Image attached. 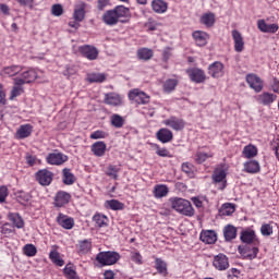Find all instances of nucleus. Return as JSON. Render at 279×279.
Listing matches in <instances>:
<instances>
[{
	"instance_id": "obj_40",
	"label": "nucleus",
	"mask_w": 279,
	"mask_h": 279,
	"mask_svg": "<svg viewBox=\"0 0 279 279\" xmlns=\"http://www.w3.org/2000/svg\"><path fill=\"white\" fill-rule=\"evenodd\" d=\"M155 269H157V272L160 276H163V278H167V276H169V270L167 269V262L162 260V258L155 259Z\"/></svg>"
},
{
	"instance_id": "obj_8",
	"label": "nucleus",
	"mask_w": 279,
	"mask_h": 279,
	"mask_svg": "<svg viewBox=\"0 0 279 279\" xmlns=\"http://www.w3.org/2000/svg\"><path fill=\"white\" fill-rule=\"evenodd\" d=\"M163 125H166L167 128H170L171 130H174V132H182V130L186 128V121H184V119L182 118L172 116L163 120Z\"/></svg>"
},
{
	"instance_id": "obj_59",
	"label": "nucleus",
	"mask_w": 279,
	"mask_h": 279,
	"mask_svg": "<svg viewBox=\"0 0 279 279\" xmlns=\"http://www.w3.org/2000/svg\"><path fill=\"white\" fill-rule=\"evenodd\" d=\"M17 202L20 204H27L29 202V194L27 192L20 191L16 193Z\"/></svg>"
},
{
	"instance_id": "obj_24",
	"label": "nucleus",
	"mask_w": 279,
	"mask_h": 279,
	"mask_svg": "<svg viewBox=\"0 0 279 279\" xmlns=\"http://www.w3.org/2000/svg\"><path fill=\"white\" fill-rule=\"evenodd\" d=\"M244 173H251V175H255L256 173H260V162L258 160H248L243 163Z\"/></svg>"
},
{
	"instance_id": "obj_9",
	"label": "nucleus",
	"mask_w": 279,
	"mask_h": 279,
	"mask_svg": "<svg viewBox=\"0 0 279 279\" xmlns=\"http://www.w3.org/2000/svg\"><path fill=\"white\" fill-rule=\"evenodd\" d=\"M246 83L248 84L250 88H252V90H255V93H260L265 86L263 78L254 73L246 75Z\"/></svg>"
},
{
	"instance_id": "obj_41",
	"label": "nucleus",
	"mask_w": 279,
	"mask_h": 279,
	"mask_svg": "<svg viewBox=\"0 0 279 279\" xmlns=\"http://www.w3.org/2000/svg\"><path fill=\"white\" fill-rule=\"evenodd\" d=\"M236 227L232 225H227L223 228L225 241H234V239H236Z\"/></svg>"
},
{
	"instance_id": "obj_64",
	"label": "nucleus",
	"mask_w": 279,
	"mask_h": 279,
	"mask_svg": "<svg viewBox=\"0 0 279 279\" xmlns=\"http://www.w3.org/2000/svg\"><path fill=\"white\" fill-rule=\"evenodd\" d=\"M109 4H110V0H97V10L101 11L108 8Z\"/></svg>"
},
{
	"instance_id": "obj_30",
	"label": "nucleus",
	"mask_w": 279,
	"mask_h": 279,
	"mask_svg": "<svg viewBox=\"0 0 279 279\" xmlns=\"http://www.w3.org/2000/svg\"><path fill=\"white\" fill-rule=\"evenodd\" d=\"M156 137L160 143H171L173 141V132L167 128H162L156 133Z\"/></svg>"
},
{
	"instance_id": "obj_35",
	"label": "nucleus",
	"mask_w": 279,
	"mask_h": 279,
	"mask_svg": "<svg viewBox=\"0 0 279 279\" xmlns=\"http://www.w3.org/2000/svg\"><path fill=\"white\" fill-rule=\"evenodd\" d=\"M90 250H93V241L90 240L78 241L77 254H80V256H84L85 254H88Z\"/></svg>"
},
{
	"instance_id": "obj_5",
	"label": "nucleus",
	"mask_w": 279,
	"mask_h": 279,
	"mask_svg": "<svg viewBox=\"0 0 279 279\" xmlns=\"http://www.w3.org/2000/svg\"><path fill=\"white\" fill-rule=\"evenodd\" d=\"M240 240L246 245H260V240L258 239V235H256V231L250 228L240 233Z\"/></svg>"
},
{
	"instance_id": "obj_33",
	"label": "nucleus",
	"mask_w": 279,
	"mask_h": 279,
	"mask_svg": "<svg viewBox=\"0 0 279 279\" xmlns=\"http://www.w3.org/2000/svg\"><path fill=\"white\" fill-rule=\"evenodd\" d=\"M85 16H86V3L82 2L81 4L75 7L73 19L74 21H77V23H82Z\"/></svg>"
},
{
	"instance_id": "obj_63",
	"label": "nucleus",
	"mask_w": 279,
	"mask_h": 279,
	"mask_svg": "<svg viewBox=\"0 0 279 279\" xmlns=\"http://www.w3.org/2000/svg\"><path fill=\"white\" fill-rule=\"evenodd\" d=\"M8 195H9L8 186L5 185L0 186V204H3V202H5Z\"/></svg>"
},
{
	"instance_id": "obj_27",
	"label": "nucleus",
	"mask_w": 279,
	"mask_h": 279,
	"mask_svg": "<svg viewBox=\"0 0 279 279\" xmlns=\"http://www.w3.org/2000/svg\"><path fill=\"white\" fill-rule=\"evenodd\" d=\"M192 36L198 47H206V45H208V39L210 38V35L203 31H195Z\"/></svg>"
},
{
	"instance_id": "obj_44",
	"label": "nucleus",
	"mask_w": 279,
	"mask_h": 279,
	"mask_svg": "<svg viewBox=\"0 0 279 279\" xmlns=\"http://www.w3.org/2000/svg\"><path fill=\"white\" fill-rule=\"evenodd\" d=\"M110 123L112 128H117V130H121V128L125 125V119H123V117L120 116L119 113H113L110 117Z\"/></svg>"
},
{
	"instance_id": "obj_20",
	"label": "nucleus",
	"mask_w": 279,
	"mask_h": 279,
	"mask_svg": "<svg viewBox=\"0 0 279 279\" xmlns=\"http://www.w3.org/2000/svg\"><path fill=\"white\" fill-rule=\"evenodd\" d=\"M228 173L226 172V169H223V165H221V168L218 167L214 170L213 173V182H215V184H219L222 182V187L221 190L226 189V178H227Z\"/></svg>"
},
{
	"instance_id": "obj_25",
	"label": "nucleus",
	"mask_w": 279,
	"mask_h": 279,
	"mask_svg": "<svg viewBox=\"0 0 279 279\" xmlns=\"http://www.w3.org/2000/svg\"><path fill=\"white\" fill-rule=\"evenodd\" d=\"M58 250H60L58 245L51 246L49 259L51 260V263H53V265H57V267H64V259L60 257V252Z\"/></svg>"
},
{
	"instance_id": "obj_54",
	"label": "nucleus",
	"mask_w": 279,
	"mask_h": 279,
	"mask_svg": "<svg viewBox=\"0 0 279 279\" xmlns=\"http://www.w3.org/2000/svg\"><path fill=\"white\" fill-rule=\"evenodd\" d=\"M63 274L68 279H75V276H77L75 268H73V264H66L63 269Z\"/></svg>"
},
{
	"instance_id": "obj_16",
	"label": "nucleus",
	"mask_w": 279,
	"mask_h": 279,
	"mask_svg": "<svg viewBox=\"0 0 279 279\" xmlns=\"http://www.w3.org/2000/svg\"><path fill=\"white\" fill-rule=\"evenodd\" d=\"M14 78L21 81L25 86V84H32V82H36L38 78V73L36 70L29 68L27 71L22 72L20 76Z\"/></svg>"
},
{
	"instance_id": "obj_58",
	"label": "nucleus",
	"mask_w": 279,
	"mask_h": 279,
	"mask_svg": "<svg viewBox=\"0 0 279 279\" xmlns=\"http://www.w3.org/2000/svg\"><path fill=\"white\" fill-rule=\"evenodd\" d=\"M63 14H64V8H62V4H53L51 7L52 16H62Z\"/></svg>"
},
{
	"instance_id": "obj_57",
	"label": "nucleus",
	"mask_w": 279,
	"mask_h": 279,
	"mask_svg": "<svg viewBox=\"0 0 279 279\" xmlns=\"http://www.w3.org/2000/svg\"><path fill=\"white\" fill-rule=\"evenodd\" d=\"M89 138H92V141H99V138H108V133H106V131L97 130L89 135Z\"/></svg>"
},
{
	"instance_id": "obj_4",
	"label": "nucleus",
	"mask_w": 279,
	"mask_h": 279,
	"mask_svg": "<svg viewBox=\"0 0 279 279\" xmlns=\"http://www.w3.org/2000/svg\"><path fill=\"white\" fill-rule=\"evenodd\" d=\"M68 161H69V156L58 150L49 153L46 156L47 165H52L53 167H61V165H64V162H68Z\"/></svg>"
},
{
	"instance_id": "obj_15",
	"label": "nucleus",
	"mask_w": 279,
	"mask_h": 279,
	"mask_svg": "<svg viewBox=\"0 0 279 279\" xmlns=\"http://www.w3.org/2000/svg\"><path fill=\"white\" fill-rule=\"evenodd\" d=\"M69 202H71V194L64 191H59L54 195L53 206L56 208H63Z\"/></svg>"
},
{
	"instance_id": "obj_48",
	"label": "nucleus",
	"mask_w": 279,
	"mask_h": 279,
	"mask_svg": "<svg viewBox=\"0 0 279 279\" xmlns=\"http://www.w3.org/2000/svg\"><path fill=\"white\" fill-rule=\"evenodd\" d=\"M113 12L116 13V16L118 17V21H121V19H128L130 16V9L125 8L124 5H118L113 9Z\"/></svg>"
},
{
	"instance_id": "obj_34",
	"label": "nucleus",
	"mask_w": 279,
	"mask_h": 279,
	"mask_svg": "<svg viewBox=\"0 0 279 279\" xmlns=\"http://www.w3.org/2000/svg\"><path fill=\"white\" fill-rule=\"evenodd\" d=\"M153 195L156 199H161V197H167L169 195V186L165 184H157L154 186Z\"/></svg>"
},
{
	"instance_id": "obj_55",
	"label": "nucleus",
	"mask_w": 279,
	"mask_h": 279,
	"mask_svg": "<svg viewBox=\"0 0 279 279\" xmlns=\"http://www.w3.org/2000/svg\"><path fill=\"white\" fill-rule=\"evenodd\" d=\"M181 169H182L183 173L189 175V178H194L195 171L193 170L194 169L193 163H191V162H183L181 165Z\"/></svg>"
},
{
	"instance_id": "obj_47",
	"label": "nucleus",
	"mask_w": 279,
	"mask_h": 279,
	"mask_svg": "<svg viewBox=\"0 0 279 279\" xmlns=\"http://www.w3.org/2000/svg\"><path fill=\"white\" fill-rule=\"evenodd\" d=\"M215 13L209 12V13H205L201 16V23L202 25H206L207 27H213V25H215Z\"/></svg>"
},
{
	"instance_id": "obj_19",
	"label": "nucleus",
	"mask_w": 279,
	"mask_h": 279,
	"mask_svg": "<svg viewBox=\"0 0 279 279\" xmlns=\"http://www.w3.org/2000/svg\"><path fill=\"white\" fill-rule=\"evenodd\" d=\"M231 36L233 39L234 51H236V53H241L243 49H245V41L243 40V35L241 34V32L233 29L231 32Z\"/></svg>"
},
{
	"instance_id": "obj_37",
	"label": "nucleus",
	"mask_w": 279,
	"mask_h": 279,
	"mask_svg": "<svg viewBox=\"0 0 279 279\" xmlns=\"http://www.w3.org/2000/svg\"><path fill=\"white\" fill-rule=\"evenodd\" d=\"M93 221L96 228H108V223H110V219L108 216L104 214H96L93 216Z\"/></svg>"
},
{
	"instance_id": "obj_49",
	"label": "nucleus",
	"mask_w": 279,
	"mask_h": 279,
	"mask_svg": "<svg viewBox=\"0 0 279 279\" xmlns=\"http://www.w3.org/2000/svg\"><path fill=\"white\" fill-rule=\"evenodd\" d=\"M120 171L121 168L119 166L109 165L106 170V175H108V178H111V180H119Z\"/></svg>"
},
{
	"instance_id": "obj_21",
	"label": "nucleus",
	"mask_w": 279,
	"mask_h": 279,
	"mask_svg": "<svg viewBox=\"0 0 279 279\" xmlns=\"http://www.w3.org/2000/svg\"><path fill=\"white\" fill-rule=\"evenodd\" d=\"M213 265L218 271H226L230 267V263L228 262V256L223 254H218L214 257Z\"/></svg>"
},
{
	"instance_id": "obj_46",
	"label": "nucleus",
	"mask_w": 279,
	"mask_h": 279,
	"mask_svg": "<svg viewBox=\"0 0 279 279\" xmlns=\"http://www.w3.org/2000/svg\"><path fill=\"white\" fill-rule=\"evenodd\" d=\"M105 206L110 210H123V208H125V204H123L119 199L106 201Z\"/></svg>"
},
{
	"instance_id": "obj_39",
	"label": "nucleus",
	"mask_w": 279,
	"mask_h": 279,
	"mask_svg": "<svg viewBox=\"0 0 279 279\" xmlns=\"http://www.w3.org/2000/svg\"><path fill=\"white\" fill-rule=\"evenodd\" d=\"M243 158L252 160V158H256L258 156V148L252 144L244 146L242 150Z\"/></svg>"
},
{
	"instance_id": "obj_3",
	"label": "nucleus",
	"mask_w": 279,
	"mask_h": 279,
	"mask_svg": "<svg viewBox=\"0 0 279 279\" xmlns=\"http://www.w3.org/2000/svg\"><path fill=\"white\" fill-rule=\"evenodd\" d=\"M128 97L132 104H136V106H147L151 99L149 95L138 88L131 89Z\"/></svg>"
},
{
	"instance_id": "obj_7",
	"label": "nucleus",
	"mask_w": 279,
	"mask_h": 279,
	"mask_svg": "<svg viewBox=\"0 0 279 279\" xmlns=\"http://www.w3.org/2000/svg\"><path fill=\"white\" fill-rule=\"evenodd\" d=\"M102 104H106V106H111L112 108H121L123 106V96H121L118 93L110 92L105 94Z\"/></svg>"
},
{
	"instance_id": "obj_23",
	"label": "nucleus",
	"mask_w": 279,
	"mask_h": 279,
	"mask_svg": "<svg viewBox=\"0 0 279 279\" xmlns=\"http://www.w3.org/2000/svg\"><path fill=\"white\" fill-rule=\"evenodd\" d=\"M199 239L207 245H215V243H217V232H215V230H203L199 234Z\"/></svg>"
},
{
	"instance_id": "obj_13",
	"label": "nucleus",
	"mask_w": 279,
	"mask_h": 279,
	"mask_svg": "<svg viewBox=\"0 0 279 279\" xmlns=\"http://www.w3.org/2000/svg\"><path fill=\"white\" fill-rule=\"evenodd\" d=\"M223 69H226V66L223 63H221V61H215L214 63L209 64L207 73L210 75V77H214V80H218L219 77H223Z\"/></svg>"
},
{
	"instance_id": "obj_31",
	"label": "nucleus",
	"mask_w": 279,
	"mask_h": 279,
	"mask_svg": "<svg viewBox=\"0 0 279 279\" xmlns=\"http://www.w3.org/2000/svg\"><path fill=\"white\" fill-rule=\"evenodd\" d=\"M208 158H215V153L213 150H209L208 153L198 150L194 156V162L196 165H204V162H206Z\"/></svg>"
},
{
	"instance_id": "obj_53",
	"label": "nucleus",
	"mask_w": 279,
	"mask_h": 279,
	"mask_svg": "<svg viewBox=\"0 0 279 279\" xmlns=\"http://www.w3.org/2000/svg\"><path fill=\"white\" fill-rule=\"evenodd\" d=\"M271 223H274V221H271L270 223L262 225L260 227L262 236H271V234H274V226H271Z\"/></svg>"
},
{
	"instance_id": "obj_12",
	"label": "nucleus",
	"mask_w": 279,
	"mask_h": 279,
	"mask_svg": "<svg viewBox=\"0 0 279 279\" xmlns=\"http://www.w3.org/2000/svg\"><path fill=\"white\" fill-rule=\"evenodd\" d=\"M35 178L41 186H49V184L53 182V172L47 169H41L38 172H36Z\"/></svg>"
},
{
	"instance_id": "obj_10",
	"label": "nucleus",
	"mask_w": 279,
	"mask_h": 279,
	"mask_svg": "<svg viewBox=\"0 0 279 279\" xmlns=\"http://www.w3.org/2000/svg\"><path fill=\"white\" fill-rule=\"evenodd\" d=\"M78 53L87 60H97V58H99V50H97L95 46L90 45H83L78 47Z\"/></svg>"
},
{
	"instance_id": "obj_36",
	"label": "nucleus",
	"mask_w": 279,
	"mask_h": 279,
	"mask_svg": "<svg viewBox=\"0 0 279 279\" xmlns=\"http://www.w3.org/2000/svg\"><path fill=\"white\" fill-rule=\"evenodd\" d=\"M8 219L9 221H11V223H13V226L15 228H17L19 230H21L22 228H25V220H23V217H21L20 214L16 213H10L8 215Z\"/></svg>"
},
{
	"instance_id": "obj_17",
	"label": "nucleus",
	"mask_w": 279,
	"mask_h": 279,
	"mask_svg": "<svg viewBox=\"0 0 279 279\" xmlns=\"http://www.w3.org/2000/svg\"><path fill=\"white\" fill-rule=\"evenodd\" d=\"M57 223L64 230H73V228H75V219L62 213L58 215Z\"/></svg>"
},
{
	"instance_id": "obj_11",
	"label": "nucleus",
	"mask_w": 279,
	"mask_h": 279,
	"mask_svg": "<svg viewBox=\"0 0 279 279\" xmlns=\"http://www.w3.org/2000/svg\"><path fill=\"white\" fill-rule=\"evenodd\" d=\"M239 254L243 256V258H246V260H254L258 256V246H250V245H244V246H239L238 247Z\"/></svg>"
},
{
	"instance_id": "obj_14",
	"label": "nucleus",
	"mask_w": 279,
	"mask_h": 279,
	"mask_svg": "<svg viewBox=\"0 0 279 279\" xmlns=\"http://www.w3.org/2000/svg\"><path fill=\"white\" fill-rule=\"evenodd\" d=\"M24 66L21 64H11L3 66L0 71L1 77H16L20 73H22Z\"/></svg>"
},
{
	"instance_id": "obj_22",
	"label": "nucleus",
	"mask_w": 279,
	"mask_h": 279,
	"mask_svg": "<svg viewBox=\"0 0 279 279\" xmlns=\"http://www.w3.org/2000/svg\"><path fill=\"white\" fill-rule=\"evenodd\" d=\"M23 86H24L23 81L13 78V86L9 96L10 101H14L16 97H21L25 93V89L23 88Z\"/></svg>"
},
{
	"instance_id": "obj_43",
	"label": "nucleus",
	"mask_w": 279,
	"mask_h": 279,
	"mask_svg": "<svg viewBox=\"0 0 279 279\" xmlns=\"http://www.w3.org/2000/svg\"><path fill=\"white\" fill-rule=\"evenodd\" d=\"M63 177H62V182L66 186H71V184H75V174L71 172V169L64 168L62 170Z\"/></svg>"
},
{
	"instance_id": "obj_60",
	"label": "nucleus",
	"mask_w": 279,
	"mask_h": 279,
	"mask_svg": "<svg viewBox=\"0 0 279 279\" xmlns=\"http://www.w3.org/2000/svg\"><path fill=\"white\" fill-rule=\"evenodd\" d=\"M236 209L234 208V204L227 203L223 205V215H227V217H230V215H234V211Z\"/></svg>"
},
{
	"instance_id": "obj_45",
	"label": "nucleus",
	"mask_w": 279,
	"mask_h": 279,
	"mask_svg": "<svg viewBox=\"0 0 279 279\" xmlns=\"http://www.w3.org/2000/svg\"><path fill=\"white\" fill-rule=\"evenodd\" d=\"M129 258L135 265H143V263H144L143 255L136 248H133L132 251H129Z\"/></svg>"
},
{
	"instance_id": "obj_32",
	"label": "nucleus",
	"mask_w": 279,
	"mask_h": 279,
	"mask_svg": "<svg viewBox=\"0 0 279 279\" xmlns=\"http://www.w3.org/2000/svg\"><path fill=\"white\" fill-rule=\"evenodd\" d=\"M151 9L156 12V14H165V12L169 10V3L163 0H153Z\"/></svg>"
},
{
	"instance_id": "obj_52",
	"label": "nucleus",
	"mask_w": 279,
	"mask_h": 279,
	"mask_svg": "<svg viewBox=\"0 0 279 279\" xmlns=\"http://www.w3.org/2000/svg\"><path fill=\"white\" fill-rule=\"evenodd\" d=\"M154 147L156 149L157 156H160V158H173V155H171V151L167 148H160V145L154 144Z\"/></svg>"
},
{
	"instance_id": "obj_56",
	"label": "nucleus",
	"mask_w": 279,
	"mask_h": 279,
	"mask_svg": "<svg viewBox=\"0 0 279 279\" xmlns=\"http://www.w3.org/2000/svg\"><path fill=\"white\" fill-rule=\"evenodd\" d=\"M23 252H24L25 256H29V257L38 254V250H36V246L34 244H26L23 247Z\"/></svg>"
},
{
	"instance_id": "obj_28",
	"label": "nucleus",
	"mask_w": 279,
	"mask_h": 279,
	"mask_svg": "<svg viewBox=\"0 0 279 279\" xmlns=\"http://www.w3.org/2000/svg\"><path fill=\"white\" fill-rule=\"evenodd\" d=\"M257 27L263 34H276L279 29L278 24H267L265 23V20H258Z\"/></svg>"
},
{
	"instance_id": "obj_50",
	"label": "nucleus",
	"mask_w": 279,
	"mask_h": 279,
	"mask_svg": "<svg viewBox=\"0 0 279 279\" xmlns=\"http://www.w3.org/2000/svg\"><path fill=\"white\" fill-rule=\"evenodd\" d=\"M179 81L177 78H168L163 83V90L165 93H173L175 90V86H178Z\"/></svg>"
},
{
	"instance_id": "obj_51",
	"label": "nucleus",
	"mask_w": 279,
	"mask_h": 279,
	"mask_svg": "<svg viewBox=\"0 0 279 279\" xmlns=\"http://www.w3.org/2000/svg\"><path fill=\"white\" fill-rule=\"evenodd\" d=\"M87 82H89V84H95V83L101 84V82H106V75H104L101 73L88 74Z\"/></svg>"
},
{
	"instance_id": "obj_2",
	"label": "nucleus",
	"mask_w": 279,
	"mask_h": 279,
	"mask_svg": "<svg viewBox=\"0 0 279 279\" xmlns=\"http://www.w3.org/2000/svg\"><path fill=\"white\" fill-rule=\"evenodd\" d=\"M96 260L102 267H108L110 265H117L121 260V254L114 251H104L96 255Z\"/></svg>"
},
{
	"instance_id": "obj_62",
	"label": "nucleus",
	"mask_w": 279,
	"mask_h": 279,
	"mask_svg": "<svg viewBox=\"0 0 279 279\" xmlns=\"http://www.w3.org/2000/svg\"><path fill=\"white\" fill-rule=\"evenodd\" d=\"M239 276H241V270H239L236 268H231L228 271L227 278L228 279H239Z\"/></svg>"
},
{
	"instance_id": "obj_38",
	"label": "nucleus",
	"mask_w": 279,
	"mask_h": 279,
	"mask_svg": "<svg viewBox=\"0 0 279 279\" xmlns=\"http://www.w3.org/2000/svg\"><path fill=\"white\" fill-rule=\"evenodd\" d=\"M102 21L106 25H117L119 17H117L114 10H109L104 13Z\"/></svg>"
},
{
	"instance_id": "obj_1",
	"label": "nucleus",
	"mask_w": 279,
	"mask_h": 279,
	"mask_svg": "<svg viewBox=\"0 0 279 279\" xmlns=\"http://www.w3.org/2000/svg\"><path fill=\"white\" fill-rule=\"evenodd\" d=\"M170 202L171 208L180 213V215H184L185 217H193V215H195V209H193L191 202L184 198H172Z\"/></svg>"
},
{
	"instance_id": "obj_26",
	"label": "nucleus",
	"mask_w": 279,
	"mask_h": 279,
	"mask_svg": "<svg viewBox=\"0 0 279 279\" xmlns=\"http://www.w3.org/2000/svg\"><path fill=\"white\" fill-rule=\"evenodd\" d=\"M276 99H278V96L269 92H264L257 96V101L262 106H271Z\"/></svg>"
},
{
	"instance_id": "obj_18",
	"label": "nucleus",
	"mask_w": 279,
	"mask_h": 279,
	"mask_svg": "<svg viewBox=\"0 0 279 279\" xmlns=\"http://www.w3.org/2000/svg\"><path fill=\"white\" fill-rule=\"evenodd\" d=\"M32 132H34V125L27 123V124H22L17 128L15 132V138L17 141H23L25 138H29L32 136Z\"/></svg>"
},
{
	"instance_id": "obj_29",
	"label": "nucleus",
	"mask_w": 279,
	"mask_h": 279,
	"mask_svg": "<svg viewBox=\"0 0 279 279\" xmlns=\"http://www.w3.org/2000/svg\"><path fill=\"white\" fill-rule=\"evenodd\" d=\"M107 145L106 142H95L92 146H90V151L92 154H94L97 158H101L104 156H106V149H107Z\"/></svg>"
},
{
	"instance_id": "obj_61",
	"label": "nucleus",
	"mask_w": 279,
	"mask_h": 279,
	"mask_svg": "<svg viewBox=\"0 0 279 279\" xmlns=\"http://www.w3.org/2000/svg\"><path fill=\"white\" fill-rule=\"evenodd\" d=\"M5 97H7L5 87L3 86V84L0 83V105L1 106H5L8 104V99Z\"/></svg>"
},
{
	"instance_id": "obj_6",
	"label": "nucleus",
	"mask_w": 279,
	"mask_h": 279,
	"mask_svg": "<svg viewBox=\"0 0 279 279\" xmlns=\"http://www.w3.org/2000/svg\"><path fill=\"white\" fill-rule=\"evenodd\" d=\"M185 73L194 84H204L206 82V72L199 68H190L185 70Z\"/></svg>"
},
{
	"instance_id": "obj_42",
	"label": "nucleus",
	"mask_w": 279,
	"mask_h": 279,
	"mask_svg": "<svg viewBox=\"0 0 279 279\" xmlns=\"http://www.w3.org/2000/svg\"><path fill=\"white\" fill-rule=\"evenodd\" d=\"M136 56L138 60H144V62H147L154 58V50L149 48H140L136 52Z\"/></svg>"
}]
</instances>
